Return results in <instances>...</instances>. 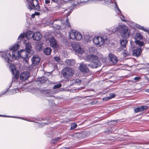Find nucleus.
I'll return each mask as SVG.
<instances>
[{"label":"nucleus","instance_id":"nucleus-18","mask_svg":"<svg viewBox=\"0 0 149 149\" xmlns=\"http://www.w3.org/2000/svg\"><path fill=\"white\" fill-rule=\"evenodd\" d=\"M97 59V57L94 55L90 54L88 55L86 58V60L91 63V62Z\"/></svg>","mask_w":149,"mask_h":149},{"label":"nucleus","instance_id":"nucleus-46","mask_svg":"<svg viewBox=\"0 0 149 149\" xmlns=\"http://www.w3.org/2000/svg\"><path fill=\"white\" fill-rule=\"evenodd\" d=\"M116 8H117V10H118V11L121 13V10L119 9V8H118V6H116Z\"/></svg>","mask_w":149,"mask_h":149},{"label":"nucleus","instance_id":"nucleus-56","mask_svg":"<svg viewBox=\"0 0 149 149\" xmlns=\"http://www.w3.org/2000/svg\"><path fill=\"white\" fill-rule=\"evenodd\" d=\"M39 49V50H41V49H42V48H41V47H40V48Z\"/></svg>","mask_w":149,"mask_h":149},{"label":"nucleus","instance_id":"nucleus-35","mask_svg":"<svg viewBox=\"0 0 149 149\" xmlns=\"http://www.w3.org/2000/svg\"><path fill=\"white\" fill-rule=\"evenodd\" d=\"M60 139L59 138H57L54 139L52 141V143L53 144L56 143Z\"/></svg>","mask_w":149,"mask_h":149},{"label":"nucleus","instance_id":"nucleus-32","mask_svg":"<svg viewBox=\"0 0 149 149\" xmlns=\"http://www.w3.org/2000/svg\"><path fill=\"white\" fill-rule=\"evenodd\" d=\"M81 136H82L83 137H84L85 136H82V135H85V136H88L90 134V132H84L82 133H81Z\"/></svg>","mask_w":149,"mask_h":149},{"label":"nucleus","instance_id":"nucleus-20","mask_svg":"<svg viewBox=\"0 0 149 149\" xmlns=\"http://www.w3.org/2000/svg\"><path fill=\"white\" fill-rule=\"evenodd\" d=\"M75 61L74 60L67 59L65 61V64L68 65H73L75 64Z\"/></svg>","mask_w":149,"mask_h":149},{"label":"nucleus","instance_id":"nucleus-52","mask_svg":"<svg viewBox=\"0 0 149 149\" xmlns=\"http://www.w3.org/2000/svg\"><path fill=\"white\" fill-rule=\"evenodd\" d=\"M145 91L146 92L149 93V89H146L145 90Z\"/></svg>","mask_w":149,"mask_h":149},{"label":"nucleus","instance_id":"nucleus-7","mask_svg":"<svg viewBox=\"0 0 149 149\" xmlns=\"http://www.w3.org/2000/svg\"><path fill=\"white\" fill-rule=\"evenodd\" d=\"M32 33V32L31 31H29L26 33H22L19 37L18 39L21 41L25 37H26L27 39L31 38L32 37H31V36L33 34Z\"/></svg>","mask_w":149,"mask_h":149},{"label":"nucleus","instance_id":"nucleus-49","mask_svg":"<svg viewBox=\"0 0 149 149\" xmlns=\"http://www.w3.org/2000/svg\"><path fill=\"white\" fill-rule=\"evenodd\" d=\"M60 149H69V148L67 147H63L61 148Z\"/></svg>","mask_w":149,"mask_h":149},{"label":"nucleus","instance_id":"nucleus-4","mask_svg":"<svg viewBox=\"0 0 149 149\" xmlns=\"http://www.w3.org/2000/svg\"><path fill=\"white\" fill-rule=\"evenodd\" d=\"M19 48V46L18 44H15L10 49L12 50V57L15 58L20 57V52L17 50Z\"/></svg>","mask_w":149,"mask_h":149},{"label":"nucleus","instance_id":"nucleus-30","mask_svg":"<svg viewBox=\"0 0 149 149\" xmlns=\"http://www.w3.org/2000/svg\"><path fill=\"white\" fill-rule=\"evenodd\" d=\"M142 36L141 34L139 33H136L135 34V39H141L142 38Z\"/></svg>","mask_w":149,"mask_h":149},{"label":"nucleus","instance_id":"nucleus-2","mask_svg":"<svg viewBox=\"0 0 149 149\" xmlns=\"http://www.w3.org/2000/svg\"><path fill=\"white\" fill-rule=\"evenodd\" d=\"M28 2H29L30 5H29L28 8L30 10L32 9H36L37 10H39L40 6L39 3L37 0H32L30 1L29 0H26Z\"/></svg>","mask_w":149,"mask_h":149},{"label":"nucleus","instance_id":"nucleus-57","mask_svg":"<svg viewBox=\"0 0 149 149\" xmlns=\"http://www.w3.org/2000/svg\"><path fill=\"white\" fill-rule=\"evenodd\" d=\"M43 91L44 92H47V91H46V90H44Z\"/></svg>","mask_w":149,"mask_h":149},{"label":"nucleus","instance_id":"nucleus-25","mask_svg":"<svg viewBox=\"0 0 149 149\" xmlns=\"http://www.w3.org/2000/svg\"><path fill=\"white\" fill-rule=\"evenodd\" d=\"M98 40H101V37L95 36L93 39V43L96 45L98 44Z\"/></svg>","mask_w":149,"mask_h":149},{"label":"nucleus","instance_id":"nucleus-14","mask_svg":"<svg viewBox=\"0 0 149 149\" xmlns=\"http://www.w3.org/2000/svg\"><path fill=\"white\" fill-rule=\"evenodd\" d=\"M2 56L6 59L7 62H9L11 61L12 57L10 53L7 52L6 53L4 52L2 54Z\"/></svg>","mask_w":149,"mask_h":149},{"label":"nucleus","instance_id":"nucleus-41","mask_svg":"<svg viewBox=\"0 0 149 149\" xmlns=\"http://www.w3.org/2000/svg\"><path fill=\"white\" fill-rule=\"evenodd\" d=\"M75 81L74 80H73L70 81V84L71 85H72L74 84H75Z\"/></svg>","mask_w":149,"mask_h":149},{"label":"nucleus","instance_id":"nucleus-3","mask_svg":"<svg viewBox=\"0 0 149 149\" xmlns=\"http://www.w3.org/2000/svg\"><path fill=\"white\" fill-rule=\"evenodd\" d=\"M62 72L64 77L67 79L72 76L74 73L73 70L69 67H66L64 68L62 70Z\"/></svg>","mask_w":149,"mask_h":149},{"label":"nucleus","instance_id":"nucleus-26","mask_svg":"<svg viewBox=\"0 0 149 149\" xmlns=\"http://www.w3.org/2000/svg\"><path fill=\"white\" fill-rule=\"evenodd\" d=\"M25 48L28 51L30 52L31 48V46L30 42H28L26 43Z\"/></svg>","mask_w":149,"mask_h":149},{"label":"nucleus","instance_id":"nucleus-11","mask_svg":"<svg viewBox=\"0 0 149 149\" xmlns=\"http://www.w3.org/2000/svg\"><path fill=\"white\" fill-rule=\"evenodd\" d=\"M61 20L58 19L54 20L52 23L53 27L55 29H59L62 24Z\"/></svg>","mask_w":149,"mask_h":149},{"label":"nucleus","instance_id":"nucleus-12","mask_svg":"<svg viewBox=\"0 0 149 149\" xmlns=\"http://www.w3.org/2000/svg\"><path fill=\"white\" fill-rule=\"evenodd\" d=\"M109 57V62L111 64H115L118 62V59L115 55L113 54H110Z\"/></svg>","mask_w":149,"mask_h":149},{"label":"nucleus","instance_id":"nucleus-8","mask_svg":"<svg viewBox=\"0 0 149 149\" xmlns=\"http://www.w3.org/2000/svg\"><path fill=\"white\" fill-rule=\"evenodd\" d=\"M49 43V45L54 48H56L58 47V43L54 37H49L47 39Z\"/></svg>","mask_w":149,"mask_h":149},{"label":"nucleus","instance_id":"nucleus-21","mask_svg":"<svg viewBox=\"0 0 149 149\" xmlns=\"http://www.w3.org/2000/svg\"><path fill=\"white\" fill-rule=\"evenodd\" d=\"M141 52V49L138 48L134 50L133 51V55L134 56H137L139 55Z\"/></svg>","mask_w":149,"mask_h":149},{"label":"nucleus","instance_id":"nucleus-19","mask_svg":"<svg viewBox=\"0 0 149 149\" xmlns=\"http://www.w3.org/2000/svg\"><path fill=\"white\" fill-rule=\"evenodd\" d=\"M148 107L147 106H142L138 107L134 109V111L136 113L138 112H141L144 110L147 109Z\"/></svg>","mask_w":149,"mask_h":149},{"label":"nucleus","instance_id":"nucleus-29","mask_svg":"<svg viewBox=\"0 0 149 149\" xmlns=\"http://www.w3.org/2000/svg\"><path fill=\"white\" fill-rule=\"evenodd\" d=\"M136 45H138L139 46L141 47L144 45V43L142 41H140L139 40H136L135 41Z\"/></svg>","mask_w":149,"mask_h":149},{"label":"nucleus","instance_id":"nucleus-28","mask_svg":"<svg viewBox=\"0 0 149 149\" xmlns=\"http://www.w3.org/2000/svg\"><path fill=\"white\" fill-rule=\"evenodd\" d=\"M70 136L72 137H73V138H79L81 136V134L79 133H77L75 134L71 135Z\"/></svg>","mask_w":149,"mask_h":149},{"label":"nucleus","instance_id":"nucleus-34","mask_svg":"<svg viewBox=\"0 0 149 149\" xmlns=\"http://www.w3.org/2000/svg\"><path fill=\"white\" fill-rule=\"evenodd\" d=\"M77 126V125L76 123H73L71 125V126L70 127V130H72L74 129Z\"/></svg>","mask_w":149,"mask_h":149},{"label":"nucleus","instance_id":"nucleus-31","mask_svg":"<svg viewBox=\"0 0 149 149\" xmlns=\"http://www.w3.org/2000/svg\"><path fill=\"white\" fill-rule=\"evenodd\" d=\"M118 120H113V121H111L110 122H109V125H112L113 126H114L116 124L117 122H118Z\"/></svg>","mask_w":149,"mask_h":149},{"label":"nucleus","instance_id":"nucleus-6","mask_svg":"<svg viewBox=\"0 0 149 149\" xmlns=\"http://www.w3.org/2000/svg\"><path fill=\"white\" fill-rule=\"evenodd\" d=\"M30 52L24 50L20 51V57L22 58L25 63H27L29 61V58L30 57V56H29Z\"/></svg>","mask_w":149,"mask_h":149},{"label":"nucleus","instance_id":"nucleus-10","mask_svg":"<svg viewBox=\"0 0 149 149\" xmlns=\"http://www.w3.org/2000/svg\"><path fill=\"white\" fill-rule=\"evenodd\" d=\"M32 65L33 66L38 65L39 64L40 58L38 56H34L31 58Z\"/></svg>","mask_w":149,"mask_h":149},{"label":"nucleus","instance_id":"nucleus-17","mask_svg":"<svg viewBox=\"0 0 149 149\" xmlns=\"http://www.w3.org/2000/svg\"><path fill=\"white\" fill-rule=\"evenodd\" d=\"M80 70L83 72H89V70L86 65L81 63L79 66Z\"/></svg>","mask_w":149,"mask_h":149},{"label":"nucleus","instance_id":"nucleus-40","mask_svg":"<svg viewBox=\"0 0 149 149\" xmlns=\"http://www.w3.org/2000/svg\"><path fill=\"white\" fill-rule=\"evenodd\" d=\"M85 38L86 41L87 42H88L90 40V38L89 36H86L85 37Z\"/></svg>","mask_w":149,"mask_h":149},{"label":"nucleus","instance_id":"nucleus-33","mask_svg":"<svg viewBox=\"0 0 149 149\" xmlns=\"http://www.w3.org/2000/svg\"><path fill=\"white\" fill-rule=\"evenodd\" d=\"M61 86H62L61 84H57V85H54L53 86V89H57V88H59Z\"/></svg>","mask_w":149,"mask_h":149},{"label":"nucleus","instance_id":"nucleus-55","mask_svg":"<svg viewBox=\"0 0 149 149\" xmlns=\"http://www.w3.org/2000/svg\"><path fill=\"white\" fill-rule=\"evenodd\" d=\"M111 131L110 130H109V131H108V133H109V132H111Z\"/></svg>","mask_w":149,"mask_h":149},{"label":"nucleus","instance_id":"nucleus-54","mask_svg":"<svg viewBox=\"0 0 149 149\" xmlns=\"http://www.w3.org/2000/svg\"><path fill=\"white\" fill-rule=\"evenodd\" d=\"M77 34H76L75 35V37H76V38H77ZM75 39H76V38H75Z\"/></svg>","mask_w":149,"mask_h":149},{"label":"nucleus","instance_id":"nucleus-36","mask_svg":"<svg viewBox=\"0 0 149 149\" xmlns=\"http://www.w3.org/2000/svg\"><path fill=\"white\" fill-rule=\"evenodd\" d=\"M14 74H15L14 77L16 79H17L19 77V72L18 71H17L15 72V73Z\"/></svg>","mask_w":149,"mask_h":149},{"label":"nucleus","instance_id":"nucleus-1","mask_svg":"<svg viewBox=\"0 0 149 149\" xmlns=\"http://www.w3.org/2000/svg\"><path fill=\"white\" fill-rule=\"evenodd\" d=\"M113 32L118 31L121 33V36L123 38H127L129 36V29L127 26L124 25H119L118 26L113 28Z\"/></svg>","mask_w":149,"mask_h":149},{"label":"nucleus","instance_id":"nucleus-38","mask_svg":"<svg viewBox=\"0 0 149 149\" xmlns=\"http://www.w3.org/2000/svg\"><path fill=\"white\" fill-rule=\"evenodd\" d=\"M74 80L75 81V83L78 84H80L81 82V81L79 79H76Z\"/></svg>","mask_w":149,"mask_h":149},{"label":"nucleus","instance_id":"nucleus-13","mask_svg":"<svg viewBox=\"0 0 149 149\" xmlns=\"http://www.w3.org/2000/svg\"><path fill=\"white\" fill-rule=\"evenodd\" d=\"M29 73L27 71L24 72H22L20 75V79L23 81L26 80L29 77Z\"/></svg>","mask_w":149,"mask_h":149},{"label":"nucleus","instance_id":"nucleus-48","mask_svg":"<svg viewBox=\"0 0 149 149\" xmlns=\"http://www.w3.org/2000/svg\"><path fill=\"white\" fill-rule=\"evenodd\" d=\"M140 78L139 77H135L134 78V80H139L140 79Z\"/></svg>","mask_w":149,"mask_h":149},{"label":"nucleus","instance_id":"nucleus-59","mask_svg":"<svg viewBox=\"0 0 149 149\" xmlns=\"http://www.w3.org/2000/svg\"><path fill=\"white\" fill-rule=\"evenodd\" d=\"M88 65L89 66H90V64H88Z\"/></svg>","mask_w":149,"mask_h":149},{"label":"nucleus","instance_id":"nucleus-9","mask_svg":"<svg viewBox=\"0 0 149 149\" xmlns=\"http://www.w3.org/2000/svg\"><path fill=\"white\" fill-rule=\"evenodd\" d=\"M73 49L77 53L82 54L84 52V49L81 47L78 43H76L74 45Z\"/></svg>","mask_w":149,"mask_h":149},{"label":"nucleus","instance_id":"nucleus-50","mask_svg":"<svg viewBox=\"0 0 149 149\" xmlns=\"http://www.w3.org/2000/svg\"><path fill=\"white\" fill-rule=\"evenodd\" d=\"M35 15H39L40 14V13L39 12H35Z\"/></svg>","mask_w":149,"mask_h":149},{"label":"nucleus","instance_id":"nucleus-58","mask_svg":"<svg viewBox=\"0 0 149 149\" xmlns=\"http://www.w3.org/2000/svg\"><path fill=\"white\" fill-rule=\"evenodd\" d=\"M122 20L124 22H126V21L125 20H124L123 19H122Z\"/></svg>","mask_w":149,"mask_h":149},{"label":"nucleus","instance_id":"nucleus-37","mask_svg":"<svg viewBox=\"0 0 149 149\" xmlns=\"http://www.w3.org/2000/svg\"><path fill=\"white\" fill-rule=\"evenodd\" d=\"M137 27L139 29H141L144 31H147V30L146 29H145L143 27L141 26L140 25H138L137 26Z\"/></svg>","mask_w":149,"mask_h":149},{"label":"nucleus","instance_id":"nucleus-44","mask_svg":"<svg viewBox=\"0 0 149 149\" xmlns=\"http://www.w3.org/2000/svg\"><path fill=\"white\" fill-rule=\"evenodd\" d=\"M66 24L68 25V26H70V24L68 22V19H67L66 21Z\"/></svg>","mask_w":149,"mask_h":149},{"label":"nucleus","instance_id":"nucleus-42","mask_svg":"<svg viewBox=\"0 0 149 149\" xmlns=\"http://www.w3.org/2000/svg\"><path fill=\"white\" fill-rule=\"evenodd\" d=\"M54 59L57 61H58L60 59V58L58 57H54Z\"/></svg>","mask_w":149,"mask_h":149},{"label":"nucleus","instance_id":"nucleus-24","mask_svg":"<svg viewBox=\"0 0 149 149\" xmlns=\"http://www.w3.org/2000/svg\"><path fill=\"white\" fill-rule=\"evenodd\" d=\"M127 42V41L126 39L121 40L120 41V43L121 47H125Z\"/></svg>","mask_w":149,"mask_h":149},{"label":"nucleus","instance_id":"nucleus-51","mask_svg":"<svg viewBox=\"0 0 149 149\" xmlns=\"http://www.w3.org/2000/svg\"><path fill=\"white\" fill-rule=\"evenodd\" d=\"M35 14H33L31 15V17L32 18H34L35 16Z\"/></svg>","mask_w":149,"mask_h":149},{"label":"nucleus","instance_id":"nucleus-53","mask_svg":"<svg viewBox=\"0 0 149 149\" xmlns=\"http://www.w3.org/2000/svg\"><path fill=\"white\" fill-rule=\"evenodd\" d=\"M54 2H56L57 1V0H52Z\"/></svg>","mask_w":149,"mask_h":149},{"label":"nucleus","instance_id":"nucleus-27","mask_svg":"<svg viewBox=\"0 0 149 149\" xmlns=\"http://www.w3.org/2000/svg\"><path fill=\"white\" fill-rule=\"evenodd\" d=\"M101 40H98V44H97V45L99 47H100L103 44L104 42V39H103L101 37Z\"/></svg>","mask_w":149,"mask_h":149},{"label":"nucleus","instance_id":"nucleus-45","mask_svg":"<svg viewBox=\"0 0 149 149\" xmlns=\"http://www.w3.org/2000/svg\"><path fill=\"white\" fill-rule=\"evenodd\" d=\"M110 99V98H109V97H105L103 99V100L107 101V100H109Z\"/></svg>","mask_w":149,"mask_h":149},{"label":"nucleus","instance_id":"nucleus-15","mask_svg":"<svg viewBox=\"0 0 149 149\" xmlns=\"http://www.w3.org/2000/svg\"><path fill=\"white\" fill-rule=\"evenodd\" d=\"M42 35L39 32L35 33L31 36L33 40L38 41L40 40L42 37Z\"/></svg>","mask_w":149,"mask_h":149},{"label":"nucleus","instance_id":"nucleus-47","mask_svg":"<svg viewBox=\"0 0 149 149\" xmlns=\"http://www.w3.org/2000/svg\"><path fill=\"white\" fill-rule=\"evenodd\" d=\"M45 1L46 4H48L50 3V0H45Z\"/></svg>","mask_w":149,"mask_h":149},{"label":"nucleus","instance_id":"nucleus-43","mask_svg":"<svg viewBox=\"0 0 149 149\" xmlns=\"http://www.w3.org/2000/svg\"><path fill=\"white\" fill-rule=\"evenodd\" d=\"M123 55L124 56H126L128 55V53L127 52V51H124V52L123 53Z\"/></svg>","mask_w":149,"mask_h":149},{"label":"nucleus","instance_id":"nucleus-23","mask_svg":"<svg viewBox=\"0 0 149 149\" xmlns=\"http://www.w3.org/2000/svg\"><path fill=\"white\" fill-rule=\"evenodd\" d=\"M52 52V49L50 48L47 47L44 50V52L45 54L47 55H49Z\"/></svg>","mask_w":149,"mask_h":149},{"label":"nucleus","instance_id":"nucleus-39","mask_svg":"<svg viewBox=\"0 0 149 149\" xmlns=\"http://www.w3.org/2000/svg\"><path fill=\"white\" fill-rule=\"evenodd\" d=\"M115 96V94L113 93H110L109 94V98L111 99V98H112Z\"/></svg>","mask_w":149,"mask_h":149},{"label":"nucleus","instance_id":"nucleus-22","mask_svg":"<svg viewBox=\"0 0 149 149\" xmlns=\"http://www.w3.org/2000/svg\"><path fill=\"white\" fill-rule=\"evenodd\" d=\"M9 68L10 70H11V72L13 73V74H14L15 73V72H16L17 70H16V68L15 66L13 64L10 63L9 66Z\"/></svg>","mask_w":149,"mask_h":149},{"label":"nucleus","instance_id":"nucleus-16","mask_svg":"<svg viewBox=\"0 0 149 149\" xmlns=\"http://www.w3.org/2000/svg\"><path fill=\"white\" fill-rule=\"evenodd\" d=\"M101 65V63L97 60V59L91 62V67L92 68H97L100 66Z\"/></svg>","mask_w":149,"mask_h":149},{"label":"nucleus","instance_id":"nucleus-5","mask_svg":"<svg viewBox=\"0 0 149 149\" xmlns=\"http://www.w3.org/2000/svg\"><path fill=\"white\" fill-rule=\"evenodd\" d=\"M70 38V39L74 40L76 38L75 37V35L77 34V36L76 38V40H81L82 38V36L81 33L78 32L77 31L75 30H72L69 32Z\"/></svg>","mask_w":149,"mask_h":149}]
</instances>
